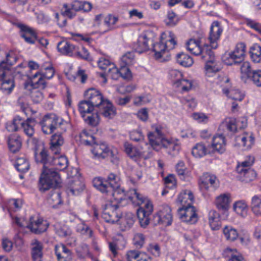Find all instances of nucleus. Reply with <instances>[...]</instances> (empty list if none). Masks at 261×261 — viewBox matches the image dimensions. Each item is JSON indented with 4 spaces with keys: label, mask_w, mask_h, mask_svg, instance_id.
<instances>
[{
    "label": "nucleus",
    "mask_w": 261,
    "mask_h": 261,
    "mask_svg": "<svg viewBox=\"0 0 261 261\" xmlns=\"http://www.w3.org/2000/svg\"><path fill=\"white\" fill-rule=\"evenodd\" d=\"M147 137L149 144L154 149L158 150L163 147L169 154L173 156L177 155L181 149L178 140L173 138L167 139L164 138L162 128L160 126H155L154 131L149 132Z\"/></svg>",
    "instance_id": "nucleus-1"
},
{
    "label": "nucleus",
    "mask_w": 261,
    "mask_h": 261,
    "mask_svg": "<svg viewBox=\"0 0 261 261\" xmlns=\"http://www.w3.org/2000/svg\"><path fill=\"white\" fill-rule=\"evenodd\" d=\"M176 41L174 34L169 33V39L164 42L161 40L160 42L152 44V51L154 52V58L161 62H167L170 60L171 55L169 51L175 48Z\"/></svg>",
    "instance_id": "nucleus-2"
},
{
    "label": "nucleus",
    "mask_w": 261,
    "mask_h": 261,
    "mask_svg": "<svg viewBox=\"0 0 261 261\" xmlns=\"http://www.w3.org/2000/svg\"><path fill=\"white\" fill-rule=\"evenodd\" d=\"M61 185V179L57 171L54 169H42L38 185L40 191L45 192L51 188H57Z\"/></svg>",
    "instance_id": "nucleus-3"
},
{
    "label": "nucleus",
    "mask_w": 261,
    "mask_h": 261,
    "mask_svg": "<svg viewBox=\"0 0 261 261\" xmlns=\"http://www.w3.org/2000/svg\"><path fill=\"white\" fill-rule=\"evenodd\" d=\"M14 223L19 227H27L31 231L35 234H40L45 231L48 228V224L42 218L31 216L29 222L21 220L20 218L15 217L14 219Z\"/></svg>",
    "instance_id": "nucleus-4"
},
{
    "label": "nucleus",
    "mask_w": 261,
    "mask_h": 261,
    "mask_svg": "<svg viewBox=\"0 0 261 261\" xmlns=\"http://www.w3.org/2000/svg\"><path fill=\"white\" fill-rule=\"evenodd\" d=\"M92 184L100 192H112L114 188L120 187L118 178L113 173L109 174L106 179L101 177H95L92 180Z\"/></svg>",
    "instance_id": "nucleus-5"
},
{
    "label": "nucleus",
    "mask_w": 261,
    "mask_h": 261,
    "mask_svg": "<svg viewBox=\"0 0 261 261\" xmlns=\"http://www.w3.org/2000/svg\"><path fill=\"white\" fill-rule=\"evenodd\" d=\"M92 145L91 151L95 158L104 159L110 158L112 163L114 164L118 163L117 156L106 142L96 143L95 142Z\"/></svg>",
    "instance_id": "nucleus-6"
},
{
    "label": "nucleus",
    "mask_w": 261,
    "mask_h": 261,
    "mask_svg": "<svg viewBox=\"0 0 261 261\" xmlns=\"http://www.w3.org/2000/svg\"><path fill=\"white\" fill-rule=\"evenodd\" d=\"M55 74V69L51 65L47 67L41 66L40 70L35 73L31 79H32V84L35 87H40L44 89L46 87L45 79H50Z\"/></svg>",
    "instance_id": "nucleus-7"
},
{
    "label": "nucleus",
    "mask_w": 261,
    "mask_h": 261,
    "mask_svg": "<svg viewBox=\"0 0 261 261\" xmlns=\"http://www.w3.org/2000/svg\"><path fill=\"white\" fill-rule=\"evenodd\" d=\"M63 119L54 113L47 114L44 116L39 122L41 129L44 134H51L58 126L62 124Z\"/></svg>",
    "instance_id": "nucleus-8"
},
{
    "label": "nucleus",
    "mask_w": 261,
    "mask_h": 261,
    "mask_svg": "<svg viewBox=\"0 0 261 261\" xmlns=\"http://www.w3.org/2000/svg\"><path fill=\"white\" fill-rule=\"evenodd\" d=\"M122 216L117 203L109 202L103 207L102 217L107 222L114 223L118 222Z\"/></svg>",
    "instance_id": "nucleus-9"
},
{
    "label": "nucleus",
    "mask_w": 261,
    "mask_h": 261,
    "mask_svg": "<svg viewBox=\"0 0 261 261\" xmlns=\"http://www.w3.org/2000/svg\"><path fill=\"white\" fill-rule=\"evenodd\" d=\"M92 7V5L89 2L75 0L72 2L70 5V7H69L67 4L63 5V8H65V11L63 12V14L71 19L76 15V13L73 12L72 10L75 12L83 10L85 12H88L91 11Z\"/></svg>",
    "instance_id": "nucleus-10"
},
{
    "label": "nucleus",
    "mask_w": 261,
    "mask_h": 261,
    "mask_svg": "<svg viewBox=\"0 0 261 261\" xmlns=\"http://www.w3.org/2000/svg\"><path fill=\"white\" fill-rule=\"evenodd\" d=\"M137 210V216L140 225L142 228H146L149 223V216L153 212V205L147 198L142 203L139 204Z\"/></svg>",
    "instance_id": "nucleus-11"
},
{
    "label": "nucleus",
    "mask_w": 261,
    "mask_h": 261,
    "mask_svg": "<svg viewBox=\"0 0 261 261\" xmlns=\"http://www.w3.org/2000/svg\"><path fill=\"white\" fill-rule=\"evenodd\" d=\"M205 56H203L202 60L205 61L204 72L206 76H212L214 74L219 72L221 68L219 64V62L216 59L215 54L211 49L208 54H205Z\"/></svg>",
    "instance_id": "nucleus-12"
},
{
    "label": "nucleus",
    "mask_w": 261,
    "mask_h": 261,
    "mask_svg": "<svg viewBox=\"0 0 261 261\" xmlns=\"http://www.w3.org/2000/svg\"><path fill=\"white\" fill-rule=\"evenodd\" d=\"M171 207L163 205L160 211L153 216V221L155 225L163 224L169 226L172 224L173 217Z\"/></svg>",
    "instance_id": "nucleus-13"
},
{
    "label": "nucleus",
    "mask_w": 261,
    "mask_h": 261,
    "mask_svg": "<svg viewBox=\"0 0 261 261\" xmlns=\"http://www.w3.org/2000/svg\"><path fill=\"white\" fill-rule=\"evenodd\" d=\"M201 42L199 39H190L186 43L187 49L193 55L199 56L201 59L205 54H208L212 49L208 45L202 46Z\"/></svg>",
    "instance_id": "nucleus-14"
},
{
    "label": "nucleus",
    "mask_w": 261,
    "mask_h": 261,
    "mask_svg": "<svg viewBox=\"0 0 261 261\" xmlns=\"http://www.w3.org/2000/svg\"><path fill=\"white\" fill-rule=\"evenodd\" d=\"M14 24L20 29V36L28 43L34 44L38 40L37 33L34 29L20 22L14 23Z\"/></svg>",
    "instance_id": "nucleus-15"
},
{
    "label": "nucleus",
    "mask_w": 261,
    "mask_h": 261,
    "mask_svg": "<svg viewBox=\"0 0 261 261\" xmlns=\"http://www.w3.org/2000/svg\"><path fill=\"white\" fill-rule=\"evenodd\" d=\"M178 214L182 221L191 224H195L198 219L197 211L193 206L179 208Z\"/></svg>",
    "instance_id": "nucleus-16"
},
{
    "label": "nucleus",
    "mask_w": 261,
    "mask_h": 261,
    "mask_svg": "<svg viewBox=\"0 0 261 261\" xmlns=\"http://www.w3.org/2000/svg\"><path fill=\"white\" fill-rule=\"evenodd\" d=\"M35 161L38 163L43 165V169H53L50 168L51 166L53 156L50 155L48 151L44 147H42L39 151L37 146H35L34 149Z\"/></svg>",
    "instance_id": "nucleus-17"
},
{
    "label": "nucleus",
    "mask_w": 261,
    "mask_h": 261,
    "mask_svg": "<svg viewBox=\"0 0 261 261\" xmlns=\"http://www.w3.org/2000/svg\"><path fill=\"white\" fill-rule=\"evenodd\" d=\"M84 98L96 108H100L106 99L102 93L98 90L91 88L85 91Z\"/></svg>",
    "instance_id": "nucleus-18"
},
{
    "label": "nucleus",
    "mask_w": 261,
    "mask_h": 261,
    "mask_svg": "<svg viewBox=\"0 0 261 261\" xmlns=\"http://www.w3.org/2000/svg\"><path fill=\"white\" fill-rule=\"evenodd\" d=\"M246 45L244 43L241 42L238 43L235 47L234 50L229 54L230 59L231 62L229 61L227 62L225 60V63L227 65H232L241 63L244 59L245 55Z\"/></svg>",
    "instance_id": "nucleus-19"
},
{
    "label": "nucleus",
    "mask_w": 261,
    "mask_h": 261,
    "mask_svg": "<svg viewBox=\"0 0 261 261\" xmlns=\"http://www.w3.org/2000/svg\"><path fill=\"white\" fill-rule=\"evenodd\" d=\"M223 29L218 21H214L211 27L208 39L211 43V48L216 49L218 47L217 41L219 40Z\"/></svg>",
    "instance_id": "nucleus-20"
},
{
    "label": "nucleus",
    "mask_w": 261,
    "mask_h": 261,
    "mask_svg": "<svg viewBox=\"0 0 261 261\" xmlns=\"http://www.w3.org/2000/svg\"><path fill=\"white\" fill-rule=\"evenodd\" d=\"M210 185L214 188L218 187V180L216 176L209 173H204L199 179V186L201 191H207Z\"/></svg>",
    "instance_id": "nucleus-21"
},
{
    "label": "nucleus",
    "mask_w": 261,
    "mask_h": 261,
    "mask_svg": "<svg viewBox=\"0 0 261 261\" xmlns=\"http://www.w3.org/2000/svg\"><path fill=\"white\" fill-rule=\"evenodd\" d=\"M17 57L12 51L6 55V59L0 62V76L10 73L11 68L17 61Z\"/></svg>",
    "instance_id": "nucleus-22"
},
{
    "label": "nucleus",
    "mask_w": 261,
    "mask_h": 261,
    "mask_svg": "<svg viewBox=\"0 0 261 261\" xmlns=\"http://www.w3.org/2000/svg\"><path fill=\"white\" fill-rule=\"evenodd\" d=\"M36 124L37 121L35 118H28L22 123V126L20 127V129H21L27 137L32 138L34 143L37 142L36 138H33L35 131L34 127Z\"/></svg>",
    "instance_id": "nucleus-23"
},
{
    "label": "nucleus",
    "mask_w": 261,
    "mask_h": 261,
    "mask_svg": "<svg viewBox=\"0 0 261 261\" xmlns=\"http://www.w3.org/2000/svg\"><path fill=\"white\" fill-rule=\"evenodd\" d=\"M213 150L211 153L217 152L222 154L226 150L225 137L222 134L216 135L213 138V142L211 145Z\"/></svg>",
    "instance_id": "nucleus-24"
},
{
    "label": "nucleus",
    "mask_w": 261,
    "mask_h": 261,
    "mask_svg": "<svg viewBox=\"0 0 261 261\" xmlns=\"http://www.w3.org/2000/svg\"><path fill=\"white\" fill-rule=\"evenodd\" d=\"M119 20V18L112 14H109L104 18L103 24L100 28V32L102 34L111 31L117 28L116 24Z\"/></svg>",
    "instance_id": "nucleus-25"
},
{
    "label": "nucleus",
    "mask_w": 261,
    "mask_h": 261,
    "mask_svg": "<svg viewBox=\"0 0 261 261\" xmlns=\"http://www.w3.org/2000/svg\"><path fill=\"white\" fill-rule=\"evenodd\" d=\"M55 253L59 260L62 258H65V261H71L72 260L71 250L63 244L56 246Z\"/></svg>",
    "instance_id": "nucleus-26"
},
{
    "label": "nucleus",
    "mask_w": 261,
    "mask_h": 261,
    "mask_svg": "<svg viewBox=\"0 0 261 261\" xmlns=\"http://www.w3.org/2000/svg\"><path fill=\"white\" fill-rule=\"evenodd\" d=\"M194 201L192 192L189 190L181 192L178 196L177 202L182 205L181 207L191 206Z\"/></svg>",
    "instance_id": "nucleus-27"
},
{
    "label": "nucleus",
    "mask_w": 261,
    "mask_h": 261,
    "mask_svg": "<svg viewBox=\"0 0 261 261\" xmlns=\"http://www.w3.org/2000/svg\"><path fill=\"white\" fill-rule=\"evenodd\" d=\"M9 74H5L0 76L1 89L7 94L11 93L15 87L14 81L13 78L9 77Z\"/></svg>",
    "instance_id": "nucleus-28"
},
{
    "label": "nucleus",
    "mask_w": 261,
    "mask_h": 261,
    "mask_svg": "<svg viewBox=\"0 0 261 261\" xmlns=\"http://www.w3.org/2000/svg\"><path fill=\"white\" fill-rule=\"evenodd\" d=\"M31 255L33 261H42L43 245L40 241L35 240L31 243Z\"/></svg>",
    "instance_id": "nucleus-29"
},
{
    "label": "nucleus",
    "mask_w": 261,
    "mask_h": 261,
    "mask_svg": "<svg viewBox=\"0 0 261 261\" xmlns=\"http://www.w3.org/2000/svg\"><path fill=\"white\" fill-rule=\"evenodd\" d=\"M242 167L236 169L238 173V178L240 180L245 182H249L253 180L256 176V173L254 170L250 169L244 170Z\"/></svg>",
    "instance_id": "nucleus-30"
},
{
    "label": "nucleus",
    "mask_w": 261,
    "mask_h": 261,
    "mask_svg": "<svg viewBox=\"0 0 261 261\" xmlns=\"http://www.w3.org/2000/svg\"><path fill=\"white\" fill-rule=\"evenodd\" d=\"M211 153L210 146H206L202 142L196 143L192 149V154L195 158H202Z\"/></svg>",
    "instance_id": "nucleus-31"
},
{
    "label": "nucleus",
    "mask_w": 261,
    "mask_h": 261,
    "mask_svg": "<svg viewBox=\"0 0 261 261\" xmlns=\"http://www.w3.org/2000/svg\"><path fill=\"white\" fill-rule=\"evenodd\" d=\"M230 202V195L223 194L218 196L215 201L217 208L220 211L225 212L229 209Z\"/></svg>",
    "instance_id": "nucleus-32"
},
{
    "label": "nucleus",
    "mask_w": 261,
    "mask_h": 261,
    "mask_svg": "<svg viewBox=\"0 0 261 261\" xmlns=\"http://www.w3.org/2000/svg\"><path fill=\"white\" fill-rule=\"evenodd\" d=\"M75 45L70 42L63 40L58 43V51L64 55L73 57L75 51Z\"/></svg>",
    "instance_id": "nucleus-33"
},
{
    "label": "nucleus",
    "mask_w": 261,
    "mask_h": 261,
    "mask_svg": "<svg viewBox=\"0 0 261 261\" xmlns=\"http://www.w3.org/2000/svg\"><path fill=\"white\" fill-rule=\"evenodd\" d=\"M149 39L146 35L140 36L137 41L134 43L133 48L136 52L141 54L149 50L148 42Z\"/></svg>",
    "instance_id": "nucleus-34"
},
{
    "label": "nucleus",
    "mask_w": 261,
    "mask_h": 261,
    "mask_svg": "<svg viewBox=\"0 0 261 261\" xmlns=\"http://www.w3.org/2000/svg\"><path fill=\"white\" fill-rule=\"evenodd\" d=\"M64 139L61 134L53 135L50 139V149L54 152L55 154L60 153V147L64 144Z\"/></svg>",
    "instance_id": "nucleus-35"
},
{
    "label": "nucleus",
    "mask_w": 261,
    "mask_h": 261,
    "mask_svg": "<svg viewBox=\"0 0 261 261\" xmlns=\"http://www.w3.org/2000/svg\"><path fill=\"white\" fill-rule=\"evenodd\" d=\"M102 109L101 114L106 118L112 119L116 114V110L112 103L109 100L106 99L101 104L100 108Z\"/></svg>",
    "instance_id": "nucleus-36"
},
{
    "label": "nucleus",
    "mask_w": 261,
    "mask_h": 261,
    "mask_svg": "<svg viewBox=\"0 0 261 261\" xmlns=\"http://www.w3.org/2000/svg\"><path fill=\"white\" fill-rule=\"evenodd\" d=\"M8 145L9 150L13 153L19 151L22 146V139L16 135H12L8 139Z\"/></svg>",
    "instance_id": "nucleus-37"
},
{
    "label": "nucleus",
    "mask_w": 261,
    "mask_h": 261,
    "mask_svg": "<svg viewBox=\"0 0 261 261\" xmlns=\"http://www.w3.org/2000/svg\"><path fill=\"white\" fill-rule=\"evenodd\" d=\"M114 190L112 192H101L103 194H105L107 195H112L114 198V199L116 201L118 204L120 203L122 200L128 199V196H129V193H125L124 191L119 188H114Z\"/></svg>",
    "instance_id": "nucleus-38"
},
{
    "label": "nucleus",
    "mask_w": 261,
    "mask_h": 261,
    "mask_svg": "<svg viewBox=\"0 0 261 261\" xmlns=\"http://www.w3.org/2000/svg\"><path fill=\"white\" fill-rule=\"evenodd\" d=\"M124 147L126 153L134 161H138L142 157V153L136 147L133 146L128 142H125Z\"/></svg>",
    "instance_id": "nucleus-39"
},
{
    "label": "nucleus",
    "mask_w": 261,
    "mask_h": 261,
    "mask_svg": "<svg viewBox=\"0 0 261 261\" xmlns=\"http://www.w3.org/2000/svg\"><path fill=\"white\" fill-rule=\"evenodd\" d=\"M236 141L239 145L246 147L247 148H250L254 144V138L251 135L245 133L237 136L236 138Z\"/></svg>",
    "instance_id": "nucleus-40"
},
{
    "label": "nucleus",
    "mask_w": 261,
    "mask_h": 261,
    "mask_svg": "<svg viewBox=\"0 0 261 261\" xmlns=\"http://www.w3.org/2000/svg\"><path fill=\"white\" fill-rule=\"evenodd\" d=\"M82 117L86 123L92 127L97 126L99 123L100 117L97 110Z\"/></svg>",
    "instance_id": "nucleus-41"
},
{
    "label": "nucleus",
    "mask_w": 261,
    "mask_h": 261,
    "mask_svg": "<svg viewBox=\"0 0 261 261\" xmlns=\"http://www.w3.org/2000/svg\"><path fill=\"white\" fill-rule=\"evenodd\" d=\"M249 54L253 62L259 63L261 62V46L257 43L253 44L249 48Z\"/></svg>",
    "instance_id": "nucleus-42"
},
{
    "label": "nucleus",
    "mask_w": 261,
    "mask_h": 261,
    "mask_svg": "<svg viewBox=\"0 0 261 261\" xmlns=\"http://www.w3.org/2000/svg\"><path fill=\"white\" fill-rule=\"evenodd\" d=\"M78 107L82 117H84L85 115H87L96 110V108L90 103L85 98L79 102Z\"/></svg>",
    "instance_id": "nucleus-43"
},
{
    "label": "nucleus",
    "mask_w": 261,
    "mask_h": 261,
    "mask_svg": "<svg viewBox=\"0 0 261 261\" xmlns=\"http://www.w3.org/2000/svg\"><path fill=\"white\" fill-rule=\"evenodd\" d=\"M252 212L256 216H261V195H256L252 197L250 204Z\"/></svg>",
    "instance_id": "nucleus-44"
},
{
    "label": "nucleus",
    "mask_w": 261,
    "mask_h": 261,
    "mask_svg": "<svg viewBox=\"0 0 261 261\" xmlns=\"http://www.w3.org/2000/svg\"><path fill=\"white\" fill-rule=\"evenodd\" d=\"M56 233L62 238H68L72 234L70 228L66 225L56 224L54 225Z\"/></svg>",
    "instance_id": "nucleus-45"
},
{
    "label": "nucleus",
    "mask_w": 261,
    "mask_h": 261,
    "mask_svg": "<svg viewBox=\"0 0 261 261\" xmlns=\"http://www.w3.org/2000/svg\"><path fill=\"white\" fill-rule=\"evenodd\" d=\"M73 57L88 61H92L93 59L90 56L88 50L84 47H79L75 45L74 56Z\"/></svg>",
    "instance_id": "nucleus-46"
},
{
    "label": "nucleus",
    "mask_w": 261,
    "mask_h": 261,
    "mask_svg": "<svg viewBox=\"0 0 261 261\" xmlns=\"http://www.w3.org/2000/svg\"><path fill=\"white\" fill-rule=\"evenodd\" d=\"M135 216L132 213H127L124 217L120 219V225L121 228L122 225L124 227L125 229L130 228L135 222Z\"/></svg>",
    "instance_id": "nucleus-47"
},
{
    "label": "nucleus",
    "mask_w": 261,
    "mask_h": 261,
    "mask_svg": "<svg viewBox=\"0 0 261 261\" xmlns=\"http://www.w3.org/2000/svg\"><path fill=\"white\" fill-rule=\"evenodd\" d=\"M177 62L184 67H190L193 64V60L189 55L180 53L176 55Z\"/></svg>",
    "instance_id": "nucleus-48"
},
{
    "label": "nucleus",
    "mask_w": 261,
    "mask_h": 261,
    "mask_svg": "<svg viewBox=\"0 0 261 261\" xmlns=\"http://www.w3.org/2000/svg\"><path fill=\"white\" fill-rule=\"evenodd\" d=\"M30 86L31 87L30 96L34 103H38L40 102L43 98V94L38 89H41L40 87H35L32 84V79H31Z\"/></svg>",
    "instance_id": "nucleus-49"
},
{
    "label": "nucleus",
    "mask_w": 261,
    "mask_h": 261,
    "mask_svg": "<svg viewBox=\"0 0 261 261\" xmlns=\"http://www.w3.org/2000/svg\"><path fill=\"white\" fill-rule=\"evenodd\" d=\"M68 161L65 156H60L59 157H54L53 158L51 166H55L59 170H63L68 167Z\"/></svg>",
    "instance_id": "nucleus-50"
},
{
    "label": "nucleus",
    "mask_w": 261,
    "mask_h": 261,
    "mask_svg": "<svg viewBox=\"0 0 261 261\" xmlns=\"http://www.w3.org/2000/svg\"><path fill=\"white\" fill-rule=\"evenodd\" d=\"M223 234L228 241L233 242L239 237L238 231L231 226H225L223 230Z\"/></svg>",
    "instance_id": "nucleus-51"
},
{
    "label": "nucleus",
    "mask_w": 261,
    "mask_h": 261,
    "mask_svg": "<svg viewBox=\"0 0 261 261\" xmlns=\"http://www.w3.org/2000/svg\"><path fill=\"white\" fill-rule=\"evenodd\" d=\"M247 207V204L245 200L237 201L233 204L234 211L243 217L246 216Z\"/></svg>",
    "instance_id": "nucleus-52"
},
{
    "label": "nucleus",
    "mask_w": 261,
    "mask_h": 261,
    "mask_svg": "<svg viewBox=\"0 0 261 261\" xmlns=\"http://www.w3.org/2000/svg\"><path fill=\"white\" fill-rule=\"evenodd\" d=\"M23 120L19 116L15 117L12 122L9 124H7L6 128L9 132H17L22 126V123L24 122Z\"/></svg>",
    "instance_id": "nucleus-53"
},
{
    "label": "nucleus",
    "mask_w": 261,
    "mask_h": 261,
    "mask_svg": "<svg viewBox=\"0 0 261 261\" xmlns=\"http://www.w3.org/2000/svg\"><path fill=\"white\" fill-rule=\"evenodd\" d=\"M15 167L18 171L25 173L29 169L30 164L25 157L18 158L16 161Z\"/></svg>",
    "instance_id": "nucleus-54"
},
{
    "label": "nucleus",
    "mask_w": 261,
    "mask_h": 261,
    "mask_svg": "<svg viewBox=\"0 0 261 261\" xmlns=\"http://www.w3.org/2000/svg\"><path fill=\"white\" fill-rule=\"evenodd\" d=\"M81 141L87 145H92L95 142V137L91 133L86 129H84L80 135Z\"/></svg>",
    "instance_id": "nucleus-55"
},
{
    "label": "nucleus",
    "mask_w": 261,
    "mask_h": 261,
    "mask_svg": "<svg viewBox=\"0 0 261 261\" xmlns=\"http://www.w3.org/2000/svg\"><path fill=\"white\" fill-rule=\"evenodd\" d=\"M179 20L178 15L173 11H169L167 13L165 22L166 25L174 27L176 25Z\"/></svg>",
    "instance_id": "nucleus-56"
},
{
    "label": "nucleus",
    "mask_w": 261,
    "mask_h": 261,
    "mask_svg": "<svg viewBox=\"0 0 261 261\" xmlns=\"http://www.w3.org/2000/svg\"><path fill=\"white\" fill-rule=\"evenodd\" d=\"M23 201L21 199H12L8 201L7 208L9 211H16L21 207Z\"/></svg>",
    "instance_id": "nucleus-57"
},
{
    "label": "nucleus",
    "mask_w": 261,
    "mask_h": 261,
    "mask_svg": "<svg viewBox=\"0 0 261 261\" xmlns=\"http://www.w3.org/2000/svg\"><path fill=\"white\" fill-rule=\"evenodd\" d=\"M240 70L242 78L247 77L248 79L251 77L254 71L251 70L250 64L248 62H243L241 66Z\"/></svg>",
    "instance_id": "nucleus-58"
},
{
    "label": "nucleus",
    "mask_w": 261,
    "mask_h": 261,
    "mask_svg": "<svg viewBox=\"0 0 261 261\" xmlns=\"http://www.w3.org/2000/svg\"><path fill=\"white\" fill-rule=\"evenodd\" d=\"M84 189V185L81 181L78 179L74 180L73 181L72 185L68 188V190L73 195H77Z\"/></svg>",
    "instance_id": "nucleus-59"
},
{
    "label": "nucleus",
    "mask_w": 261,
    "mask_h": 261,
    "mask_svg": "<svg viewBox=\"0 0 261 261\" xmlns=\"http://www.w3.org/2000/svg\"><path fill=\"white\" fill-rule=\"evenodd\" d=\"M145 241V238L141 233H136L133 238V244L137 248H141L143 246Z\"/></svg>",
    "instance_id": "nucleus-60"
},
{
    "label": "nucleus",
    "mask_w": 261,
    "mask_h": 261,
    "mask_svg": "<svg viewBox=\"0 0 261 261\" xmlns=\"http://www.w3.org/2000/svg\"><path fill=\"white\" fill-rule=\"evenodd\" d=\"M134 59V53L133 51H129L122 57L121 61L124 65L129 66L133 64Z\"/></svg>",
    "instance_id": "nucleus-61"
},
{
    "label": "nucleus",
    "mask_w": 261,
    "mask_h": 261,
    "mask_svg": "<svg viewBox=\"0 0 261 261\" xmlns=\"http://www.w3.org/2000/svg\"><path fill=\"white\" fill-rule=\"evenodd\" d=\"M221 127H225L228 131L234 133L237 129V124L235 119H230L222 123Z\"/></svg>",
    "instance_id": "nucleus-62"
},
{
    "label": "nucleus",
    "mask_w": 261,
    "mask_h": 261,
    "mask_svg": "<svg viewBox=\"0 0 261 261\" xmlns=\"http://www.w3.org/2000/svg\"><path fill=\"white\" fill-rule=\"evenodd\" d=\"M143 252L138 250H132L127 251L126 258L127 261H137Z\"/></svg>",
    "instance_id": "nucleus-63"
},
{
    "label": "nucleus",
    "mask_w": 261,
    "mask_h": 261,
    "mask_svg": "<svg viewBox=\"0 0 261 261\" xmlns=\"http://www.w3.org/2000/svg\"><path fill=\"white\" fill-rule=\"evenodd\" d=\"M253 84L257 87L261 86V70H254L253 73L250 78Z\"/></svg>",
    "instance_id": "nucleus-64"
}]
</instances>
